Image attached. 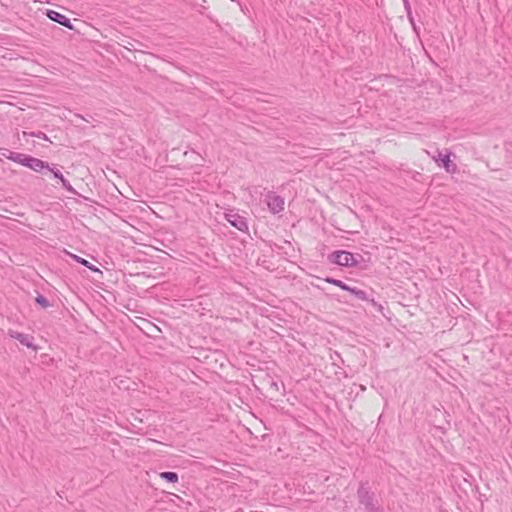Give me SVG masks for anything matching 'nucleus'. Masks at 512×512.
Masks as SVG:
<instances>
[{"mask_svg":"<svg viewBox=\"0 0 512 512\" xmlns=\"http://www.w3.org/2000/svg\"><path fill=\"white\" fill-rule=\"evenodd\" d=\"M328 261L342 267H356L361 270L367 268V264L360 254H353L345 250H337L330 253L327 257Z\"/></svg>","mask_w":512,"mask_h":512,"instance_id":"1","label":"nucleus"},{"mask_svg":"<svg viewBox=\"0 0 512 512\" xmlns=\"http://www.w3.org/2000/svg\"><path fill=\"white\" fill-rule=\"evenodd\" d=\"M357 498L361 505L364 506L365 511L377 507L374 503L375 493L372 491L368 481H362L357 489Z\"/></svg>","mask_w":512,"mask_h":512,"instance_id":"2","label":"nucleus"},{"mask_svg":"<svg viewBox=\"0 0 512 512\" xmlns=\"http://www.w3.org/2000/svg\"><path fill=\"white\" fill-rule=\"evenodd\" d=\"M225 219L239 231H248L247 219L244 216H241L239 213L235 212L234 210H229V212L225 213Z\"/></svg>","mask_w":512,"mask_h":512,"instance_id":"3","label":"nucleus"},{"mask_svg":"<svg viewBox=\"0 0 512 512\" xmlns=\"http://www.w3.org/2000/svg\"><path fill=\"white\" fill-rule=\"evenodd\" d=\"M345 291H348L350 292L352 295H354L357 299L359 300H362V301H366L368 302L369 304H371L377 311L381 312L383 307L381 304H379L378 302H376L374 299L370 298L368 296V294L366 293V291L362 290V289H359L357 287H351L349 285H347L346 287V290Z\"/></svg>","mask_w":512,"mask_h":512,"instance_id":"4","label":"nucleus"},{"mask_svg":"<svg viewBox=\"0 0 512 512\" xmlns=\"http://www.w3.org/2000/svg\"><path fill=\"white\" fill-rule=\"evenodd\" d=\"M451 152L447 150L446 154H442V152L438 151V157L435 158L437 164L443 167L446 172L454 174L458 171L457 165L450 158Z\"/></svg>","mask_w":512,"mask_h":512,"instance_id":"5","label":"nucleus"},{"mask_svg":"<svg viewBox=\"0 0 512 512\" xmlns=\"http://www.w3.org/2000/svg\"><path fill=\"white\" fill-rule=\"evenodd\" d=\"M266 202L269 210L273 214H277L284 210V199L275 194L274 192H269L266 196Z\"/></svg>","mask_w":512,"mask_h":512,"instance_id":"6","label":"nucleus"},{"mask_svg":"<svg viewBox=\"0 0 512 512\" xmlns=\"http://www.w3.org/2000/svg\"><path fill=\"white\" fill-rule=\"evenodd\" d=\"M45 171H48V172L52 173L54 178L59 179L61 181L62 187L65 190H67L68 192H70V193H72L74 195H78V192L71 186L69 181L64 178L62 172L58 169V165L57 164H52V166L49 165V168L46 169Z\"/></svg>","mask_w":512,"mask_h":512,"instance_id":"7","label":"nucleus"},{"mask_svg":"<svg viewBox=\"0 0 512 512\" xmlns=\"http://www.w3.org/2000/svg\"><path fill=\"white\" fill-rule=\"evenodd\" d=\"M46 16L53 22H56L70 30H74L73 24L71 23L70 19L67 18L65 15L55 11L48 9L46 11Z\"/></svg>","mask_w":512,"mask_h":512,"instance_id":"8","label":"nucleus"},{"mask_svg":"<svg viewBox=\"0 0 512 512\" xmlns=\"http://www.w3.org/2000/svg\"><path fill=\"white\" fill-rule=\"evenodd\" d=\"M25 167L35 172L43 173V171L49 168V163L41 159L35 158L33 156H30L27 160V164Z\"/></svg>","mask_w":512,"mask_h":512,"instance_id":"9","label":"nucleus"},{"mask_svg":"<svg viewBox=\"0 0 512 512\" xmlns=\"http://www.w3.org/2000/svg\"><path fill=\"white\" fill-rule=\"evenodd\" d=\"M8 335L13 339L18 340L22 345L28 348H35V346L32 343L33 337L28 334L20 333L14 330H9Z\"/></svg>","mask_w":512,"mask_h":512,"instance_id":"10","label":"nucleus"},{"mask_svg":"<svg viewBox=\"0 0 512 512\" xmlns=\"http://www.w3.org/2000/svg\"><path fill=\"white\" fill-rule=\"evenodd\" d=\"M11 156V161L18 163L22 166H26L27 160L29 159L30 155L18 153L15 152L14 154H9Z\"/></svg>","mask_w":512,"mask_h":512,"instance_id":"11","label":"nucleus"},{"mask_svg":"<svg viewBox=\"0 0 512 512\" xmlns=\"http://www.w3.org/2000/svg\"><path fill=\"white\" fill-rule=\"evenodd\" d=\"M76 262L82 264L83 266L87 267L88 269H90L91 271L93 272H99L101 273L100 269L97 268L95 265L91 264L89 261H87L86 259L84 258H81L77 255H74V254H69Z\"/></svg>","mask_w":512,"mask_h":512,"instance_id":"12","label":"nucleus"},{"mask_svg":"<svg viewBox=\"0 0 512 512\" xmlns=\"http://www.w3.org/2000/svg\"><path fill=\"white\" fill-rule=\"evenodd\" d=\"M160 478L168 483H176L179 479L178 474L173 471H165L159 474Z\"/></svg>","mask_w":512,"mask_h":512,"instance_id":"13","label":"nucleus"},{"mask_svg":"<svg viewBox=\"0 0 512 512\" xmlns=\"http://www.w3.org/2000/svg\"><path fill=\"white\" fill-rule=\"evenodd\" d=\"M323 280L329 284H332V285H335V286L341 288L344 291L346 290L347 284L345 282H343L342 280H339V279H336L333 277H329V276H327Z\"/></svg>","mask_w":512,"mask_h":512,"instance_id":"14","label":"nucleus"},{"mask_svg":"<svg viewBox=\"0 0 512 512\" xmlns=\"http://www.w3.org/2000/svg\"><path fill=\"white\" fill-rule=\"evenodd\" d=\"M35 302L37 305L44 309L48 308L51 305L48 299L40 293H38L37 297L35 298Z\"/></svg>","mask_w":512,"mask_h":512,"instance_id":"15","label":"nucleus"},{"mask_svg":"<svg viewBox=\"0 0 512 512\" xmlns=\"http://www.w3.org/2000/svg\"><path fill=\"white\" fill-rule=\"evenodd\" d=\"M29 135L32 137H36V138L51 142L50 139L48 138V136L42 131L30 132Z\"/></svg>","mask_w":512,"mask_h":512,"instance_id":"16","label":"nucleus"},{"mask_svg":"<svg viewBox=\"0 0 512 512\" xmlns=\"http://www.w3.org/2000/svg\"><path fill=\"white\" fill-rule=\"evenodd\" d=\"M15 152L7 149V148H0V155L11 160V156L9 154H14Z\"/></svg>","mask_w":512,"mask_h":512,"instance_id":"17","label":"nucleus"},{"mask_svg":"<svg viewBox=\"0 0 512 512\" xmlns=\"http://www.w3.org/2000/svg\"><path fill=\"white\" fill-rule=\"evenodd\" d=\"M403 5H404L407 16H410L412 13V9H411L409 0H403Z\"/></svg>","mask_w":512,"mask_h":512,"instance_id":"18","label":"nucleus"},{"mask_svg":"<svg viewBox=\"0 0 512 512\" xmlns=\"http://www.w3.org/2000/svg\"><path fill=\"white\" fill-rule=\"evenodd\" d=\"M75 117L80 118L84 121L90 122L91 120H94L92 115H87L86 117L80 114H76Z\"/></svg>","mask_w":512,"mask_h":512,"instance_id":"19","label":"nucleus"},{"mask_svg":"<svg viewBox=\"0 0 512 512\" xmlns=\"http://www.w3.org/2000/svg\"><path fill=\"white\" fill-rule=\"evenodd\" d=\"M407 18H408V20H409L410 24H411V25H414L415 21H414L413 14L411 13V15H410V16H407Z\"/></svg>","mask_w":512,"mask_h":512,"instance_id":"20","label":"nucleus"},{"mask_svg":"<svg viewBox=\"0 0 512 512\" xmlns=\"http://www.w3.org/2000/svg\"><path fill=\"white\" fill-rule=\"evenodd\" d=\"M411 26H412L413 30H414L417 34H419V29H418V27H417L416 23H414V25H411Z\"/></svg>","mask_w":512,"mask_h":512,"instance_id":"21","label":"nucleus"},{"mask_svg":"<svg viewBox=\"0 0 512 512\" xmlns=\"http://www.w3.org/2000/svg\"><path fill=\"white\" fill-rule=\"evenodd\" d=\"M366 512H380V511H379V507H375V508L370 509V510H368Z\"/></svg>","mask_w":512,"mask_h":512,"instance_id":"22","label":"nucleus"},{"mask_svg":"<svg viewBox=\"0 0 512 512\" xmlns=\"http://www.w3.org/2000/svg\"><path fill=\"white\" fill-rule=\"evenodd\" d=\"M271 387L275 388L276 390H278V384L276 382H272L271 383Z\"/></svg>","mask_w":512,"mask_h":512,"instance_id":"23","label":"nucleus"}]
</instances>
